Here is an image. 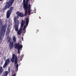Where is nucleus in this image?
<instances>
[{
	"instance_id": "obj_1",
	"label": "nucleus",
	"mask_w": 76,
	"mask_h": 76,
	"mask_svg": "<svg viewBox=\"0 0 76 76\" xmlns=\"http://www.w3.org/2000/svg\"><path fill=\"white\" fill-rule=\"evenodd\" d=\"M28 1H29V0H26L25 3V5L24 6V9L25 11V13L24 14V16H26L27 15V13H28V15H30L32 14L31 12V5L30 4L28 5Z\"/></svg>"
},
{
	"instance_id": "obj_2",
	"label": "nucleus",
	"mask_w": 76,
	"mask_h": 76,
	"mask_svg": "<svg viewBox=\"0 0 76 76\" xmlns=\"http://www.w3.org/2000/svg\"><path fill=\"white\" fill-rule=\"evenodd\" d=\"M11 61L12 62V63H13L14 62L15 64H17L15 65V68L16 69H17L16 70V71H18V70L19 65L18 64V57L16 56H15V54L14 53L13 54L12 57V58L11 59Z\"/></svg>"
},
{
	"instance_id": "obj_3",
	"label": "nucleus",
	"mask_w": 76,
	"mask_h": 76,
	"mask_svg": "<svg viewBox=\"0 0 76 76\" xmlns=\"http://www.w3.org/2000/svg\"><path fill=\"white\" fill-rule=\"evenodd\" d=\"M7 28V25L5 24V25L2 26L1 27V31L0 33V40H2L3 37L4 35V34L6 32V28Z\"/></svg>"
},
{
	"instance_id": "obj_4",
	"label": "nucleus",
	"mask_w": 76,
	"mask_h": 76,
	"mask_svg": "<svg viewBox=\"0 0 76 76\" xmlns=\"http://www.w3.org/2000/svg\"><path fill=\"white\" fill-rule=\"evenodd\" d=\"M14 23L15 25V30L16 31H18V29L19 25V21L18 20L16 17H15L14 18Z\"/></svg>"
},
{
	"instance_id": "obj_5",
	"label": "nucleus",
	"mask_w": 76,
	"mask_h": 76,
	"mask_svg": "<svg viewBox=\"0 0 76 76\" xmlns=\"http://www.w3.org/2000/svg\"><path fill=\"white\" fill-rule=\"evenodd\" d=\"M14 47L15 49L18 50V53H20V50L23 47V46L22 45H20L19 43H18L17 44H15V45H14Z\"/></svg>"
},
{
	"instance_id": "obj_6",
	"label": "nucleus",
	"mask_w": 76,
	"mask_h": 76,
	"mask_svg": "<svg viewBox=\"0 0 76 76\" xmlns=\"http://www.w3.org/2000/svg\"><path fill=\"white\" fill-rule=\"evenodd\" d=\"M13 8H14V7H11L9 10L7 12L6 16L7 19L9 18V17H10V15H11L12 12H13Z\"/></svg>"
},
{
	"instance_id": "obj_7",
	"label": "nucleus",
	"mask_w": 76,
	"mask_h": 76,
	"mask_svg": "<svg viewBox=\"0 0 76 76\" xmlns=\"http://www.w3.org/2000/svg\"><path fill=\"white\" fill-rule=\"evenodd\" d=\"M10 61L9 60V58H8L6 60L5 64H4L3 67L5 68L6 67H7V65H9V64H10Z\"/></svg>"
},
{
	"instance_id": "obj_8",
	"label": "nucleus",
	"mask_w": 76,
	"mask_h": 76,
	"mask_svg": "<svg viewBox=\"0 0 76 76\" xmlns=\"http://www.w3.org/2000/svg\"><path fill=\"white\" fill-rule=\"evenodd\" d=\"M29 21V18H26V21H25V25L23 27V30L25 31V29L27 27L26 26L28 25Z\"/></svg>"
},
{
	"instance_id": "obj_9",
	"label": "nucleus",
	"mask_w": 76,
	"mask_h": 76,
	"mask_svg": "<svg viewBox=\"0 0 76 76\" xmlns=\"http://www.w3.org/2000/svg\"><path fill=\"white\" fill-rule=\"evenodd\" d=\"M11 6L10 5V4H9L7 2L6 3L5 6L4 7L3 10H7V8H9V7H10Z\"/></svg>"
},
{
	"instance_id": "obj_10",
	"label": "nucleus",
	"mask_w": 76,
	"mask_h": 76,
	"mask_svg": "<svg viewBox=\"0 0 76 76\" xmlns=\"http://www.w3.org/2000/svg\"><path fill=\"white\" fill-rule=\"evenodd\" d=\"M16 14L19 17H21V18H22V17H23L24 15L22 13V12H16Z\"/></svg>"
},
{
	"instance_id": "obj_11",
	"label": "nucleus",
	"mask_w": 76,
	"mask_h": 76,
	"mask_svg": "<svg viewBox=\"0 0 76 76\" xmlns=\"http://www.w3.org/2000/svg\"><path fill=\"white\" fill-rule=\"evenodd\" d=\"M9 46L10 49H12L13 48V42H10L9 43Z\"/></svg>"
},
{
	"instance_id": "obj_12",
	"label": "nucleus",
	"mask_w": 76,
	"mask_h": 76,
	"mask_svg": "<svg viewBox=\"0 0 76 76\" xmlns=\"http://www.w3.org/2000/svg\"><path fill=\"white\" fill-rule=\"evenodd\" d=\"M15 1V0H10L9 2L7 3L8 4H10V6H12V4L13 3V2Z\"/></svg>"
},
{
	"instance_id": "obj_13",
	"label": "nucleus",
	"mask_w": 76,
	"mask_h": 76,
	"mask_svg": "<svg viewBox=\"0 0 76 76\" xmlns=\"http://www.w3.org/2000/svg\"><path fill=\"white\" fill-rule=\"evenodd\" d=\"M22 28H20V29L17 32V34L19 35H21V34L22 32V30H23V29H22Z\"/></svg>"
},
{
	"instance_id": "obj_14",
	"label": "nucleus",
	"mask_w": 76,
	"mask_h": 76,
	"mask_svg": "<svg viewBox=\"0 0 76 76\" xmlns=\"http://www.w3.org/2000/svg\"><path fill=\"white\" fill-rule=\"evenodd\" d=\"M25 21L24 20H22L21 24V28H23V26L25 25Z\"/></svg>"
},
{
	"instance_id": "obj_15",
	"label": "nucleus",
	"mask_w": 76,
	"mask_h": 76,
	"mask_svg": "<svg viewBox=\"0 0 76 76\" xmlns=\"http://www.w3.org/2000/svg\"><path fill=\"white\" fill-rule=\"evenodd\" d=\"M7 40H8L7 42H10L12 40V38L10 36H8L7 37Z\"/></svg>"
},
{
	"instance_id": "obj_16",
	"label": "nucleus",
	"mask_w": 76,
	"mask_h": 76,
	"mask_svg": "<svg viewBox=\"0 0 76 76\" xmlns=\"http://www.w3.org/2000/svg\"><path fill=\"white\" fill-rule=\"evenodd\" d=\"M12 38L13 42L15 43V42L16 41V37H15V36H14L12 37Z\"/></svg>"
},
{
	"instance_id": "obj_17",
	"label": "nucleus",
	"mask_w": 76,
	"mask_h": 76,
	"mask_svg": "<svg viewBox=\"0 0 76 76\" xmlns=\"http://www.w3.org/2000/svg\"><path fill=\"white\" fill-rule=\"evenodd\" d=\"M8 26H9V27H8ZM9 26H9V25H8L7 28V32L8 33L10 32V30Z\"/></svg>"
},
{
	"instance_id": "obj_18",
	"label": "nucleus",
	"mask_w": 76,
	"mask_h": 76,
	"mask_svg": "<svg viewBox=\"0 0 76 76\" xmlns=\"http://www.w3.org/2000/svg\"><path fill=\"white\" fill-rule=\"evenodd\" d=\"M8 71H6L4 72V76H7V75H8Z\"/></svg>"
},
{
	"instance_id": "obj_19",
	"label": "nucleus",
	"mask_w": 76,
	"mask_h": 76,
	"mask_svg": "<svg viewBox=\"0 0 76 76\" xmlns=\"http://www.w3.org/2000/svg\"><path fill=\"white\" fill-rule=\"evenodd\" d=\"M3 20L1 19H0V26H1L3 25Z\"/></svg>"
},
{
	"instance_id": "obj_20",
	"label": "nucleus",
	"mask_w": 76,
	"mask_h": 76,
	"mask_svg": "<svg viewBox=\"0 0 76 76\" xmlns=\"http://www.w3.org/2000/svg\"><path fill=\"white\" fill-rule=\"evenodd\" d=\"M3 67L1 66H0V74H1L3 72Z\"/></svg>"
},
{
	"instance_id": "obj_21",
	"label": "nucleus",
	"mask_w": 76,
	"mask_h": 76,
	"mask_svg": "<svg viewBox=\"0 0 76 76\" xmlns=\"http://www.w3.org/2000/svg\"><path fill=\"white\" fill-rule=\"evenodd\" d=\"M23 7L24 9L25 7V0H23Z\"/></svg>"
},
{
	"instance_id": "obj_22",
	"label": "nucleus",
	"mask_w": 76,
	"mask_h": 76,
	"mask_svg": "<svg viewBox=\"0 0 76 76\" xmlns=\"http://www.w3.org/2000/svg\"><path fill=\"white\" fill-rule=\"evenodd\" d=\"M20 58V61H22V58H23V57L22 56H19Z\"/></svg>"
},
{
	"instance_id": "obj_23",
	"label": "nucleus",
	"mask_w": 76,
	"mask_h": 76,
	"mask_svg": "<svg viewBox=\"0 0 76 76\" xmlns=\"http://www.w3.org/2000/svg\"><path fill=\"white\" fill-rule=\"evenodd\" d=\"M10 67L9 66L8 68V73H10Z\"/></svg>"
},
{
	"instance_id": "obj_24",
	"label": "nucleus",
	"mask_w": 76,
	"mask_h": 76,
	"mask_svg": "<svg viewBox=\"0 0 76 76\" xmlns=\"http://www.w3.org/2000/svg\"><path fill=\"white\" fill-rule=\"evenodd\" d=\"M8 34H9V33H8V32H6V37H7V35Z\"/></svg>"
},
{
	"instance_id": "obj_25",
	"label": "nucleus",
	"mask_w": 76,
	"mask_h": 76,
	"mask_svg": "<svg viewBox=\"0 0 76 76\" xmlns=\"http://www.w3.org/2000/svg\"><path fill=\"white\" fill-rule=\"evenodd\" d=\"M6 56H4V60H6Z\"/></svg>"
},
{
	"instance_id": "obj_26",
	"label": "nucleus",
	"mask_w": 76,
	"mask_h": 76,
	"mask_svg": "<svg viewBox=\"0 0 76 76\" xmlns=\"http://www.w3.org/2000/svg\"><path fill=\"white\" fill-rule=\"evenodd\" d=\"M22 39L23 41V37H22Z\"/></svg>"
},
{
	"instance_id": "obj_27",
	"label": "nucleus",
	"mask_w": 76,
	"mask_h": 76,
	"mask_svg": "<svg viewBox=\"0 0 76 76\" xmlns=\"http://www.w3.org/2000/svg\"><path fill=\"white\" fill-rule=\"evenodd\" d=\"M3 0H0V1H2Z\"/></svg>"
},
{
	"instance_id": "obj_28",
	"label": "nucleus",
	"mask_w": 76,
	"mask_h": 76,
	"mask_svg": "<svg viewBox=\"0 0 76 76\" xmlns=\"http://www.w3.org/2000/svg\"><path fill=\"white\" fill-rule=\"evenodd\" d=\"M25 31V32H26V31Z\"/></svg>"
}]
</instances>
